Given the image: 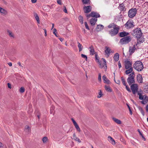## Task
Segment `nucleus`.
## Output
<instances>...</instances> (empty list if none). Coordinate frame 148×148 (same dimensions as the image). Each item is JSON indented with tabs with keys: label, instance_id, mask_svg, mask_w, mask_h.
I'll return each instance as SVG.
<instances>
[{
	"label": "nucleus",
	"instance_id": "f257e3e1",
	"mask_svg": "<svg viewBox=\"0 0 148 148\" xmlns=\"http://www.w3.org/2000/svg\"><path fill=\"white\" fill-rule=\"evenodd\" d=\"M131 91L132 92V93L134 95H135L137 93L138 95L139 99L142 100L141 103L143 104H145L148 101V97L145 95H143V91L142 89H138V85L136 84H134L131 85Z\"/></svg>",
	"mask_w": 148,
	"mask_h": 148
},
{
	"label": "nucleus",
	"instance_id": "f03ea898",
	"mask_svg": "<svg viewBox=\"0 0 148 148\" xmlns=\"http://www.w3.org/2000/svg\"><path fill=\"white\" fill-rule=\"evenodd\" d=\"M134 68L138 71H141L143 69V65L140 61L135 62L133 65Z\"/></svg>",
	"mask_w": 148,
	"mask_h": 148
},
{
	"label": "nucleus",
	"instance_id": "7ed1b4c3",
	"mask_svg": "<svg viewBox=\"0 0 148 148\" xmlns=\"http://www.w3.org/2000/svg\"><path fill=\"white\" fill-rule=\"evenodd\" d=\"M97 54L95 55V58L96 59V60H97V62L99 65V67L101 69L104 68L105 71H106L107 69V66L106 60L103 58H102V59L103 60V62L100 61L98 59H97Z\"/></svg>",
	"mask_w": 148,
	"mask_h": 148
},
{
	"label": "nucleus",
	"instance_id": "20e7f679",
	"mask_svg": "<svg viewBox=\"0 0 148 148\" xmlns=\"http://www.w3.org/2000/svg\"><path fill=\"white\" fill-rule=\"evenodd\" d=\"M132 34L133 36L136 38H140V37H142L143 33L140 28H137L133 31Z\"/></svg>",
	"mask_w": 148,
	"mask_h": 148
},
{
	"label": "nucleus",
	"instance_id": "39448f33",
	"mask_svg": "<svg viewBox=\"0 0 148 148\" xmlns=\"http://www.w3.org/2000/svg\"><path fill=\"white\" fill-rule=\"evenodd\" d=\"M135 76V75L134 72H133L129 75L127 79V81L129 85H131L135 83L134 77Z\"/></svg>",
	"mask_w": 148,
	"mask_h": 148
},
{
	"label": "nucleus",
	"instance_id": "423d86ee",
	"mask_svg": "<svg viewBox=\"0 0 148 148\" xmlns=\"http://www.w3.org/2000/svg\"><path fill=\"white\" fill-rule=\"evenodd\" d=\"M132 40V38L130 36H126L121 38L119 42L121 45L126 44L130 42Z\"/></svg>",
	"mask_w": 148,
	"mask_h": 148
},
{
	"label": "nucleus",
	"instance_id": "0eeeda50",
	"mask_svg": "<svg viewBox=\"0 0 148 148\" xmlns=\"http://www.w3.org/2000/svg\"><path fill=\"white\" fill-rule=\"evenodd\" d=\"M119 29V27L118 25L115 26V27L113 29H111L109 31V34L112 36H115L118 33Z\"/></svg>",
	"mask_w": 148,
	"mask_h": 148
},
{
	"label": "nucleus",
	"instance_id": "6e6552de",
	"mask_svg": "<svg viewBox=\"0 0 148 148\" xmlns=\"http://www.w3.org/2000/svg\"><path fill=\"white\" fill-rule=\"evenodd\" d=\"M134 26V23L132 20H129L125 25V27L127 29H131Z\"/></svg>",
	"mask_w": 148,
	"mask_h": 148
},
{
	"label": "nucleus",
	"instance_id": "1a4fd4ad",
	"mask_svg": "<svg viewBox=\"0 0 148 148\" xmlns=\"http://www.w3.org/2000/svg\"><path fill=\"white\" fill-rule=\"evenodd\" d=\"M137 10L136 8H132L128 12V15L129 17L132 18L134 17L136 14Z\"/></svg>",
	"mask_w": 148,
	"mask_h": 148
},
{
	"label": "nucleus",
	"instance_id": "9d476101",
	"mask_svg": "<svg viewBox=\"0 0 148 148\" xmlns=\"http://www.w3.org/2000/svg\"><path fill=\"white\" fill-rule=\"evenodd\" d=\"M125 66L126 69H127L129 68L132 67V62L129 60H127L125 61Z\"/></svg>",
	"mask_w": 148,
	"mask_h": 148
},
{
	"label": "nucleus",
	"instance_id": "9b49d317",
	"mask_svg": "<svg viewBox=\"0 0 148 148\" xmlns=\"http://www.w3.org/2000/svg\"><path fill=\"white\" fill-rule=\"evenodd\" d=\"M106 50L104 51L105 53V55L107 56V58L108 57L110 53H113L114 51L111 50L110 48L108 47H105Z\"/></svg>",
	"mask_w": 148,
	"mask_h": 148
},
{
	"label": "nucleus",
	"instance_id": "f8f14e48",
	"mask_svg": "<svg viewBox=\"0 0 148 148\" xmlns=\"http://www.w3.org/2000/svg\"><path fill=\"white\" fill-rule=\"evenodd\" d=\"M121 80L123 84L125 86V88L129 92H131V90L128 85H127L125 79L123 77H121Z\"/></svg>",
	"mask_w": 148,
	"mask_h": 148
},
{
	"label": "nucleus",
	"instance_id": "ddd939ff",
	"mask_svg": "<svg viewBox=\"0 0 148 148\" xmlns=\"http://www.w3.org/2000/svg\"><path fill=\"white\" fill-rule=\"evenodd\" d=\"M83 9L85 13H88L91 11L92 7L90 5L85 6L84 7Z\"/></svg>",
	"mask_w": 148,
	"mask_h": 148
},
{
	"label": "nucleus",
	"instance_id": "4468645a",
	"mask_svg": "<svg viewBox=\"0 0 148 148\" xmlns=\"http://www.w3.org/2000/svg\"><path fill=\"white\" fill-rule=\"evenodd\" d=\"M137 44L136 45H134L133 47H130L129 49V52L130 55H131L134 53L136 49V46H137Z\"/></svg>",
	"mask_w": 148,
	"mask_h": 148
},
{
	"label": "nucleus",
	"instance_id": "2eb2a0df",
	"mask_svg": "<svg viewBox=\"0 0 148 148\" xmlns=\"http://www.w3.org/2000/svg\"><path fill=\"white\" fill-rule=\"evenodd\" d=\"M89 49L90 55H93L95 54L94 48L92 45H91L89 47Z\"/></svg>",
	"mask_w": 148,
	"mask_h": 148
},
{
	"label": "nucleus",
	"instance_id": "dca6fc26",
	"mask_svg": "<svg viewBox=\"0 0 148 148\" xmlns=\"http://www.w3.org/2000/svg\"><path fill=\"white\" fill-rule=\"evenodd\" d=\"M0 13L1 15L5 16L7 14L8 12L6 10L0 7Z\"/></svg>",
	"mask_w": 148,
	"mask_h": 148
},
{
	"label": "nucleus",
	"instance_id": "f3484780",
	"mask_svg": "<svg viewBox=\"0 0 148 148\" xmlns=\"http://www.w3.org/2000/svg\"><path fill=\"white\" fill-rule=\"evenodd\" d=\"M91 17H95V18L100 17V16L99 13L94 12H92L91 13Z\"/></svg>",
	"mask_w": 148,
	"mask_h": 148
},
{
	"label": "nucleus",
	"instance_id": "a211bd4d",
	"mask_svg": "<svg viewBox=\"0 0 148 148\" xmlns=\"http://www.w3.org/2000/svg\"><path fill=\"white\" fill-rule=\"evenodd\" d=\"M137 80L138 83H142L143 78L141 75L138 74L137 75Z\"/></svg>",
	"mask_w": 148,
	"mask_h": 148
},
{
	"label": "nucleus",
	"instance_id": "6ab92c4d",
	"mask_svg": "<svg viewBox=\"0 0 148 148\" xmlns=\"http://www.w3.org/2000/svg\"><path fill=\"white\" fill-rule=\"evenodd\" d=\"M129 34L128 32H125L123 31L119 33V36L121 37H124L125 36H127Z\"/></svg>",
	"mask_w": 148,
	"mask_h": 148
},
{
	"label": "nucleus",
	"instance_id": "aec40b11",
	"mask_svg": "<svg viewBox=\"0 0 148 148\" xmlns=\"http://www.w3.org/2000/svg\"><path fill=\"white\" fill-rule=\"evenodd\" d=\"M102 78L104 83L108 84H110V81L107 78L105 75H104L103 76Z\"/></svg>",
	"mask_w": 148,
	"mask_h": 148
},
{
	"label": "nucleus",
	"instance_id": "412c9836",
	"mask_svg": "<svg viewBox=\"0 0 148 148\" xmlns=\"http://www.w3.org/2000/svg\"><path fill=\"white\" fill-rule=\"evenodd\" d=\"M133 72H134L133 71V67H131L127 69L125 71V73L126 75H128L129 74H130V73H132Z\"/></svg>",
	"mask_w": 148,
	"mask_h": 148
},
{
	"label": "nucleus",
	"instance_id": "4be33fe9",
	"mask_svg": "<svg viewBox=\"0 0 148 148\" xmlns=\"http://www.w3.org/2000/svg\"><path fill=\"white\" fill-rule=\"evenodd\" d=\"M108 140L113 145L115 144V142L114 139L111 136H109L108 137Z\"/></svg>",
	"mask_w": 148,
	"mask_h": 148
},
{
	"label": "nucleus",
	"instance_id": "5701e85b",
	"mask_svg": "<svg viewBox=\"0 0 148 148\" xmlns=\"http://www.w3.org/2000/svg\"><path fill=\"white\" fill-rule=\"evenodd\" d=\"M97 21V18H92L91 19L90 21V24L92 25H94L95 24Z\"/></svg>",
	"mask_w": 148,
	"mask_h": 148
},
{
	"label": "nucleus",
	"instance_id": "b1692460",
	"mask_svg": "<svg viewBox=\"0 0 148 148\" xmlns=\"http://www.w3.org/2000/svg\"><path fill=\"white\" fill-rule=\"evenodd\" d=\"M73 139L75 141H77L79 143H80L81 142V141L79 139V138L77 137L75 133H74L73 135Z\"/></svg>",
	"mask_w": 148,
	"mask_h": 148
},
{
	"label": "nucleus",
	"instance_id": "393cba45",
	"mask_svg": "<svg viewBox=\"0 0 148 148\" xmlns=\"http://www.w3.org/2000/svg\"><path fill=\"white\" fill-rule=\"evenodd\" d=\"M118 8L121 11L125 10V6L123 3L120 4Z\"/></svg>",
	"mask_w": 148,
	"mask_h": 148
},
{
	"label": "nucleus",
	"instance_id": "a878e982",
	"mask_svg": "<svg viewBox=\"0 0 148 148\" xmlns=\"http://www.w3.org/2000/svg\"><path fill=\"white\" fill-rule=\"evenodd\" d=\"M119 54L118 53H116L113 57L114 60L116 61H118L119 60Z\"/></svg>",
	"mask_w": 148,
	"mask_h": 148
},
{
	"label": "nucleus",
	"instance_id": "bb28decb",
	"mask_svg": "<svg viewBox=\"0 0 148 148\" xmlns=\"http://www.w3.org/2000/svg\"><path fill=\"white\" fill-rule=\"evenodd\" d=\"M137 42L138 44H140L143 42L144 41V38H143L140 37V38H137Z\"/></svg>",
	"mask_w": 148,
	"mask_h": 148
},
{
	"label": "nucleus",
	"instance_id": "cd10ccee",
	"mask_svg": "<svg viewBox=\"0 0 148 148\" xmlns=\"http://www.w3.org/2000/svg\"><path fill=\"white\" fill-rule=\"evenodd\" d=\"M34 15L35 17V19H36V21H37V23L38 24L40 23V21L39 20V18L38 14L36 13H34Z\"/></svg>",
	"mask_w": 148,
	"mask_h": 148
},
{
	"label": "nucleus",
	"instance_id": "c85d7f7f",
	"mask_svg": "<svg viewBox=\"0 0 148 148\" xmlns=\"http://www.w3.org/2000/svg\"><path fill=\"white\" fill-rule=\"evenodd\" d=\"M105 90L108 92H111L112 91V90L109 86L105 85Z\"/></svg>",
	"mask_w": 148,
	"mask_h": 148
},
{
	"label": "nucleus",
	"instance_id": "c756f323",
	"mask_svg": "<svg viewBox=\"0 0 148 148\" xmlns=\"http://www.w3.org/2000/svg\"><path fill=\"white\" fill-rule=\"evenodd\" d=\"M103 26L102 25H97L96 29H97L98 31H100L103 29Z\"/></svg>",
	"mask_w": 148,
	"mask_h": 148
},
{
	"label": "nucleus",
	"instance_id": "7c9ffc66",
	"mask_svg": "<svg viewBox=\"0 0 148 148\" xmlns=\"http://www.w3.org/2000/svg\"><path fill=\"white\" fill-rule=\"evenodd\" d=\"M82 2L84 4H90V0H82Z\"/></svg>",
	"mask_w": 148,
	"mask_h": 148
},
{
	"label": "nucleus",
	"instance_id": "2f4dec72",
	"mask_svg": "<svg viewBox=\"0 0 148 148\" xmlns=\"http://www.w3.org/2000/svg\"><path fill=\"white\" fill-rule=\"evenodd\" d=\"M112 119L117 124H121V121L118 119L115 118H112Z\"/></svg>",
	"mask_w": 148,
	"mask_h": 148
},
{
	"label": "nucleus",
	"instance_id": "473e14b6",
	"mask_svg": "<svg viewBox=\"0 0 148 148\" xmlns=\"http://www.w3.org/2000/svg\"><path fill=\"white\" fill-rule=\"evenodd\" d=\"M138 110L140 111V112L142 114V115L143 116H144V115H145L144 112V110H143L142 108L140 106H138Z\"/></svg>",
	"mask_w": 148,
	"mask_h": 148
},
{
	"label": "nucleus",
	"instance_id": "72a5a7b5",
	"mask_svg": "<svg viewBox=\"0 0 148 148\" xmlns=\"http://www.w3.org/2000/svg\"><path fill=\"white\" fill-rule=\"evenodd\" d=\"M77 44H78L77 46L79 49V51H81L83 49V47L82 45L79 42H77Z\"/></svg>",
	"mask_w": 148,
	"mask_h": 148
},
{
	"label": "nucleus",
	"instance_id": "f704fd0d",
	"mask_svg": "<svg viewBox=\"0 0 148 148\" xmlns=\"http://www.w3.org/2000/svg\"><path fill=\"white\" fill-rule=\"evenodd\" d=\"M117 25H116L114 23H111L110 25H109L108 26V27L109 28H114V27H115V26H117Z\"/></svg>",
	"mask_w": 148,
	"mask_h": 148
},
{
	"label": "nucleus",
	"instance_id": "c9c22d12",
	"mask_svg": "<svg viewBox=\"0 0 148 148\" xmlns=\"http://www.w3.org/2000/svg\"><path fill=\"white\" fill-rule=\"evenodd\" d=\"M79 21L82 24H83V18L82 16H79Z\"/></svg>",
	"mask_w": 148,
	"mask_h": 148
},
{
	"label": "nucleus",
	"instance_id": "e433bc0d",
	"mask_svg": "<svg viewBox=\"0 0 148 148\" xmlns=\"http://www.w3.org/2000/svg\"><path fill=\"white\" fill-rule=\"evenodd\" d=\"M74 126H75L76 129L77 130V131L79 132H80V129L79 126L78 125V124H77V123L75 124V125H74Z\"/></svg>",
	"mask_w": 148,
	"mask_h": 148
},
{
	"label": "nucleus",
	"instance_id": "4c0bfd02",
	"mask_svg": "<svg viewBox=\"0 0 148 148\" xmlns=\"http://www.w3.org/2000/svg\"><path fill=\"white\" fill-rule=\"evenodd\" d=\"M57 31L56 29L55 28H54L53 30V33L55 34L56 37H58V36L57 34Z\"/></svg>",
	"mask_w": 148,
	"mask_h": 148
},
{
	"label": "nucleus",
	"instance_id": "58836bf2",
	"mask_svg": "<svg viewBox=\"0 0 148 148\" xmlns=\"http://www.w3.org/2000/svg\"><path fill=\"white\" fill-rule=\"evenodd\" d=\"M47 137H44L42 138V141L44 143H46L47 140Z\"/></svg>",
	"mask_w": 148,
	"mask_h": 148
},
{
	"label": "nucleus",
	"instance_id": "ea45409f",
	"mask_svg": "<svg viewBox=\"0 0 148 148\" xmlns=\"http://www.w3.org/2000/svg\"><path fill=\"white\" fill-rule=\"evenodd\" d=\"M81 56L82 58H84L86 61H87V57L86 55L84 54H82L81 55Z\"/></svg>",
	"mask_w": 148,
	"mask_h": 148
},
{
	"label": "nucleus",
	"instance_id": "a19ab883",
	"mask_svg": "<svg viewBox=\"0 0 148 148\" xmlns=\"http://www.w3.org/2000/svg\"><path fill=\"white\" fill-rule=\"evenodd\" d=\"M8 32L9 34V35L10 36V37H13L14 36L13 34L10 31H8Z\"/></svg>",
	"mask_w": 148,
	"mask_h": 148
},
{
	"label": "nucleus",
	"instance_id": "79ce46f5",
	"mask_svg": "<svg viewBox=\"0 0 148 148\" xmlns=\"http://www.w3.org/2000/svg\"><path fill=\"white\" fill-rule=\"evenodd\" d=\"M19 91L21 93H23L25 91V89L23 87H21L19 89Z\"/></svg>",
	"mask_w": 148,
	"mask_h": 148
},
{
	"label": "nucleus",
	"instance_id": "37998d69",
	"mask_svg": "<svg viewBox=\"0 0 148 148\" xmlns=\"http://www.w3.org/2000/svg\"><path fill=\"white\" fill-rule=\"evenodd\" d=\"M98 80L99 82H101V75L100 73L98 74Z\"/></svg>",
	"mask_w": 148,
	"mask_h": 148
},
{
	"label": "nucleus",
	"instance_id": "c03bdc74",
	"mask_svg": "<svg viewBox=\"0 0 148 148\" xmlns=\"http://www.w3.org/2000/svg\"><path fill=\"white\" fill-rule=\"evenodd\" d=\"M84 24H85V27H86V28L87 29H88V30H89V27L88 26V25L87 24V23L86 22H85L84 23Z\"/></svg>",
	"mask_w": 148,
	"mask_h": 148
},
{
	"label": "nucleus",
	"instance_id": "a18cd8bd",
	"mask_svg": "<svg viewBox=\"0 0 148 148\" xmlns=\"http://www.w3.org/2000/svg\"><path fill=\"white\" fill-rule=\"evenodd\" d=\"M102 95V92L101 90H100V92H99V95L98 96V97H101Z\"/></svg>",
	"mask_w": 148,
	"mask_h": 148
},
{
	"label": "nucleus",
	"instance_id": "49530a36",
	"mask_svg": "<svg viewBox=\"0 0 148 148\" xmlns=\"http://www.w3.org/2000/svg\"><path fill=\"white\" fill-rule=\"evenodd\" d=\"M55 108V107L54 106H52L50 108V110L51 112H53V110Z\"/></svg>",
	"mask_w": 148,
	"mask_h": 148
},
{
	"label": "nucleus",
	"instance_id": "de8ad7c7",
	"mask_svg": "<svg viewBox=\"0 0 148 148\" xmlns=\"http://www.w3.org/2000/svg\"><path fill=\"white\" fill-rule=\"evenodd\" d=\"M86 16L87 19H88L90 16L91 17V13L89 14H87L86 15Z\"/></svg>",
	"mask_w": 148,
	"mask_h": 148
},
{
	"label": "nucleus",
	"instance_id": "09e8293b",
	"mask_svg": "<svg viewBox=\"0 0 148 148\" xmlns=\"http://www.w3.org/2000/svg\"><path fill=\"white\" fill-rule=\"evenodd\" d=\"M118 66L119 68L121 67V65L120 63V61H119L118 63Z\"/></svg>",
	"mask_w": 148,
	"mask_h": 148
},
{
	"label": "nucleus",
	"instance_id": "8fccbe9b",
	"mask_svg": "<svg viewBox=\"0 0 148 148\" xmlns=\"http://www.w3.org/2000/svg\"><path fill=\"white\" fill-rule=\"evenodd\" d=\"M71 120H72L73 122V123L74 125H75V124H77V123H76V121L74 120L73 118L71 119Z\"/></svg>",
	"mask_w": 148,
	"mask_h": 148
},
{
	"label": "nucleus",
	"instance_id": "3c124183",
	"mask_svg": "<svg viewBox=\"0 0 148 148\" xmlns=\"http://www.w3.org/2000/svg\"><path fill=\"white\" fill-rule=\"evenodd\" d=\"M58 3L59 5H61V0H57Z\"/></svg>",
	"mask_w": 148,
	"mask_h": 148
},
{
	"label": "nucleus",
	"instance_id": "603ef678",
	"mask_svg": "<svg viewBox=\"0 0 148 148\" xmlns=\"http://www.w3.org/2000/svg\"><path fill=\"white\" fill-rule=\"evenodd\" d=\"M7 85H8V88H9L10 89H11L12 87H11V84L10 83H8L7 84Z\"/></svg>",
	"mask_w": 148,
	"mask_h": 148
},
{
	"label": "nucleus",
	"instance_id": "864d4df0",
	"mask_svg": "<svg viewBox=\"0 0 148 148\" xmlns=\"http://www.w3.org/2000/svg\"><path fill=\"white\" fill-rule=\"evenodd\" d=\"M63 11L65 13H67V10L66 9V8L65 7H64V9Z\"/></svg>",
	"mask_w": 148,
	"mask_h": 148
},
{
	"label": "nucleus",
	"instance_id": "5fc2aeb1",
	"mask_svg": "<svg viewBox=\"0 0 148 148\" xmlns=\"http://www.w3.org/2000/svg\"><path fill=\"white\" fill-rule=\"evenodd\" d=\"M44 33H45V35L46 36H47V30L46 29H43Z\"/></svg>",
	"mask_w": 148,
	"mask_h": 148
},
{
	"label": "nucleus",
	"instance_id": "6e6d98bb",
	"mask_svg": "<svg viewBox=\"0 0 148 148\" xmlns=\"http://www.w3.org/2000/svg\"><path fill=\"white\" fill-rule=\"evenodd\" d=\"M138 131L139 132V134L140 136L142 135L143 134L141 133V132L140 131V130L139 129L138 130Z\"/></svg>",
	"mask_w": 148,
	"mask_h": 148
},
{
	"label": "nucleus",
	"instance_id": "4d7b16f0",
	"mask_svg": "<svg viewBox=\"0 0 148 148\" xmlns=\"http://www.w3.org/2000/svg\"><path fill=\"white\" fill-rule=\"evenodd\" d=\"M37 0H31V2L33 3H34L36 2Z\"/></svg>",
	"mask_w": 148,
	"mask_h": 148
},
{
	"label": "nucleus",
	"instance_id": "13d9d810",
	"mask_svg": "<svg viewBox=\"0 0 148 148\" xmlns=\"http://www.w3.org/2000/svg\"><path fill=\"white\" fill-rule=\"evenodd\" d=\"M146 109L147 112H148V104L146 106Z\"/></svg>",
	"mask_w": 148,
	"mask_h": 148
},
{
	"label": "nucleus",
	"instance_id": "bf43d9fd",
	"mask_svg": "<svg viewBox=\"0 0 148 148\" xmlns=\"http://www.w3.org/2000/svg\"><path fill=\"white\" fill-rule=\"evenodd\" d=\"M17 64L20 66L21 67H23L21 65V63L20 62H18L17 63Z\"/></svg>",
	"mask_w": 148,
	"mask_h": 148
},
{
	"label": "nucleus",
	"instance_id": "052dcab7",
	"mask_svg": "<svg viewBox=\"0 0 148 148\" xmlns=\"http://www.w3.org/2000/svg\"><path fill=\"white\" fill-rule=\"evenodd\" d=\"M8 64L10 66H12V64L11 62H10L8 63Z\"/></svg>",
	"mask_w": 148,
	"mask_h": 148
},
{
	"label": "nucleus",
	"instance_id": "680f3d73",
	"mask_svg": "<svg viewBox=\"0 0 148 148\" xmlns=\"http://www.w3.org/2000/svg\"><path fill=\"white\" fill-rule=\"evenodd\" d=\"M3 146V145L2 143L0 142V147H2Z\"/></svg>",
	"mask_w": 148,
	"mask_h": 148
},
{
	"label": "nucleus",
	"instance_id": "e2e57ef3",
	"mask_svg": "<svg viewBox=\"0 0 148 148\" xmlns=\"http://www.w3.org/2000/svg\"><path fill=\"white\" fill-rule=\"evenodd\" d=\"M142 137V138H143L144 140H145V138L144 137V136L143 135V134H142V135L141 136Z\"/></svg>",
	"mask_w": 148,
	"mask_h": 148
},
{
	"label": "nucleus",
	"instance_id": "0e129e2a",
	"mask_svg": "<svg viewBox=\"0 0 148 148\" xmlns=\"http://www.w3.org/2000/svg\"><path fill=\"white\" fill-rule=\"evenodd\" d=\"M59 39L61 42H62L63 40V39L61 38H59Z\"/></svg>",
	"mask_w": 148,
	"mask_h": 148
},
{
	"label": "nucleus",
	"instance_id": "69168bd1",
	"mask_svg": "<svg viewBox=\"0 0 148 148\" xmlns=\"http://www.w3.org/2000/svg\"><path fill=\"white\" fill-rule=\"evenodd\" d=\"M54 24H52V27H51V29H53V28H54Z\"/></svg>",
	"mask_w": 148,
	"mask_h": 148
},
{
	"label": "nucleus",
	"instance_id": "338daca9",
	"mask_svg": "<svg viewBox=\"0 0 148 148\" xmlns=\"http://www.w3.org/2000/svg\"><path fill=\"white\" fill-rule=\"evenodd\" d=\"M129 111H130V114L131 115H132V110H131V109H130V110Z\"/></svg>",
	"mask_w": 148,
	"mask_h": 148
},
{
	"label": "nucleus",
	"instance_id": "774afa93",
	"mask_svg": "<svg viewBox=\"0 0 148 148\" xmlns=\"http://www.w3.org/2000/svg\"><path fill=\"white\" fill-rule=\"evenodd\" d=\"M127 106L128 107V108H129V110H130V109H130V106L127 104Z\"/></svg>",
	"mask_w": 148,
	"mask_h": 148
}]
</instances>
